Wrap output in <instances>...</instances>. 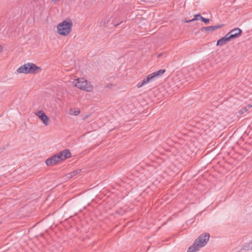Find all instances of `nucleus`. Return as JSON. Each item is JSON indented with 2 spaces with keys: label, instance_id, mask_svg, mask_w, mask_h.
<instances>
[{
  "label": "nucleus",
  "instance_id": "1",
  "mask_svg": "<svg viewBox=\"0 0 252 252\" xmlns=\"http://www.w3.org/2000/svg\"><path fill=\"white\" fill-rule=\"evenodd\" d=\"M210 238V234L208 233H204L200 235L196 239L192 246L189 247L187 252H196L200 248L203 247L207 243Z\"/></svg>",
  "mask_w": 252,
  "mask_h": 252
},
{
  "label": "nucleus",
  "instance_id": "2",
  "mask_svg": "<svg viewBox=\"0 0 252 252\" xmlns=\"http://www.w3.org/2000/svg\"><path fill=\"white\" fill-rule=\"evenodd\" d=\"M72 26V22L70 20H64L58 25L57 32L60 35L66 36L71 32Z\"/></svg>",
  "mask_w": 252,
  "mask_h": 252
},
{
  "label": "nucleus",
  "instance_id": "3",
  "mask_svg": "<svg viewBox=\"0 0 252 252\" xmlns=\"http://www.w3.org/2000/svg\"><path fill=\"white\" fill-rule=\"evenodd\" d=\"M73 84L77 88L87 92H91L93 90V85L84 78H79L74 80Z\"/></svg>",
  "mask_w": 252,
  "mask_h": 252
},
{
  "label": "nucleus",
  "instance_id": "4",
  "mask_svg": "<svg viewBox=\"0 0 252 252\" xmlns=\"http://www.w3.org/2000/svg\"><path fill=\"white\" fill-rule=\"evenodd\" d=\"M242 33V31L240 29L237 28L231 30L227 34H228V36L230 38V39L232 40L239 37Z\"/></svg>",
  "mask_w": 252,
  "mask_h": 252
},
{
  "label": "nucleus",
  "instance_id": "5",
  "mask_svg": "<svg viewBox=\"0 0 252 252\" xmlns=\"http://www.w3.org/2000/svg\"><path fill=\"white\" fill-rule=\"evenodd\" d=\"M37 115L42 120L43 123L45 126H47L48 125V121H49V118L43 111H38Z\"/></svg>",
  "mask_w": 252,
  "mask_h": 252
},
{
  "label": "nucleus",
  "instance_id": "6",
  "mask_svg": "<svg viewBox=\"0 0 252 252\" xmlns=\"http://www.w3.org/2000/svg\"><path fill=\"white\" fill-rule=\"evenodd\" d=\"M223 26V24L218 25L216 26H208L206 27H202L201 28V31L202 32L205 31L206 32H213L218 29L221 28Z\"/></svg>",
  "mask_w": 252,
  "mask_h": 252
},
{
  "label": "nucleus",
  "instance_id": "7",
  "mask_svg": "<svg viewBox=\"0 0 252 252\" xmlns=\"http://www.w3.org/2000/svg\"><path fill=\"white\" fill-rule=\"evenodd\" d=\"M29 73H36L41 71V68L36 66L34 63H29Z\"/></svg>",
  "mask_w": 252,
  "mask_h": 252
},
{
  "label": "nucleus",
  "instance_id": "8",
  "mask_svg": "<svg viewBox=\"0 0 252 252\" xmlns=\"http://www.w3.org/2000/svg\"><path fill=\"white\" fill-rule=\"evenodd\" d=\"M230 38L228 36V34H226L224 36L217 41L216 45L222 46L225 45L227 42L230 41Z\"/></svg>",
  "mask_w": 252,
  "mask_h": 252
},
{
  "label": "nucleus",
  "instance_id": "9",
  "mask_svg": "<svg viewBox=\"0 0 252 252\" xmlns=\"http://www.w3.org/2000/svg\"><path fill=\"white\" fill-rule=\"evenodd\" d=\"M59 160L57 159L56 155H54L51 158H48L46 160V164L48 166H51L54 164H56L58 162H59Z\"/></svg>",
  "mask_w": 252,
  "mask_h": 252
},
{
  "label": "nucleus",
  "instance_id": "10",
  "mask_svg": "<svg viewBox=\"0 0 252 252\" xmlns=\"http://www.w3.org/2000/svg\"><path fill=\"white\" fill-rule=\"evenodd\" d=\"M29 63L27 64H25L19 67L17 69V72L18 73H23L25 74L29 73Z\"/></svg>",
  "mask_w": 252,
  "mask_h": 252
},
{
  "label": "nucleus",
  "instance_id": "11",
  "mask_svg": "<svg viewBox=\"0 0 252 252\" xmlns=\"http://www.w3.org/2000/svg\"><path fill=\"white\" fill-rule=\"evenodd\" d=\"M62 154L63 155V158L64 159L69 158L71 156V153L68 149H65L63 150L62 151Z\"/></svg>",
  "mask_w": 252,
  "mask_h": 252
},
{
  "label": "nucleus",
  "instance_id": "12",
  "mask_svg": "<svg viewBox=\"0 0 252 252\" xmlns=\"http://www.w3.org/2000/svg\"><path fill=\"white\" fill-rule=\"evenodd\" d=\"M252 106V105L249 104L246 106L243 107L241 108V109L239 111V113L240 115H242L246 112H247L249 109H250Z\"/></svg>",
  "mask_w": 252,
  "mask_h": 252
},
{
  "label": "nucleus",
  "instance_id": "13",
  "mask_svg": "<svg viewBox=\"0 0 252 252\" xmlns=\"http://www.w3.org/2000/svg\"><path fill=\"white\" fill-rule=\"evenodd\" d=\"M81 171V169H78V170H74V171L67 174V177L68 178H71L75 176L78 173H80Z\"/></svg>",
  "mask_w": 252,
  "mask_h": 252
},
{
  "label": "nucleus",
  "instance_id": "14",
  "mask_svg": "<svg viewBox=\"0 0 252 252\" xmlns=\"http://www.w3.org/2000/svg\"><path fill=\"white\" fill-rule=\"evenodd\" d=\"M155 79H156V77L154 76V74H153V73L148 75L146 77V78L145 79V80H146V81L147 83H149V82H150L151 81L155 80Z\"/></svg>",
  "mask_w": 252,
  "mask_h": 252
},
{
  "label": "nucleus",
  "instance_id": "15",
  "mask_svg": "<svg viewBox=\"0 0 252 252\" xmlns=\"http://www.w3.org/2000/svg\"><path fill=\"white\" fill-rule=\"evenodd\" d=\"M245 251H249L252 249V242L251 243L246 244L243 248Z\"/></svg>",
  "mask_w": 252,
  "mask_h": 252
},
{
  "label": "nucleus",
  "instance_id": "16",
  "mask_svg": "<svg viewBox=\"0 0 252 252\" xmlns=\"http://www.w3.org/2000/svg\"><path fill=\"white\" fill-rule=\"evenodd\" d=\"M201 17H202V16L200 14H196L194 15V18L193 19L190 20H185V22L189 23L190 22L194 21L195 20H197L198 19V17H200V18L201 19Z\"/></svg>",
  "mask_w": 252,
  "mask_h": 252
},
{
  "label": "nucleus",
  "instance_id": "17",
  "mask_svg": "<svg viewBox=\"0 0 252 252\" xmlns=\"http://www.w3.org/2000/svg\"><path fill=\"white\" fill-rule=\"evenodd\" d=\"M57 158V159L59 160V161L64 160L63 158V155L62 154V151L59 153L58 155H55Z\"/></svg>",
  "mask_w": 252,
  "mask_h": 252
},
{
  "label": "nucleus",
  "instance_id": "18",
  "mask_svg": "<svg viewBox=\"0 0 252 252\" xmlns=\"http://www.w3.org/2000/svg\"><path fill=\"white\" fill-rule=\"evenodd\" d=\"M80 113V110H77L76 111H73L72 109H70L69 111V114L71 115H73L75 116H77Z\"/></svg>",
  "mask_w": 252,
  "mask_h": 252
},
{
  "label": "nucleus",
  "instance_id": "19",
  "mask_svg": "<svg viewBox=\"0 0 252 252\" xmlns=\"http://www.w3.org/2000/svg\"><path fill=\"white\" fill-rule=\"evenodd\" d=\"M166 70L165 69H161L158 70V71H157V74L158 75V76H161L165 72Z\"/></svg>",
  "mask_w": 252,
  "mask_h": 252
},
{
  "label": "nucleus",
  "instance_id": "20",
  "mask_svg": "<svg viewBox=\"0 0 252 252\" xmlns=\"http://www.w3.org/2000/svg\"><path fill=\"white\" fill-rule=\"evenodd\" d=\"M147 83V82L146 81L145 79H144L142 81V82L141 83H139L137 84V87L138 88H140V87H142L143 85H145Z\"/></svg>",
  "mask_w": 252,
  "mask_h": 252
},
{
  "label": "nucleus",
  "instance_id": "21",
  "mask_svg": "<svg viewBox=\"0 0 252 252\" xmlns=\"http://www.w3.org/2000/svg\"><path fill=\"white\" fill-rule=\"evenodd\" d=\"M201 20L202 22H204L205 24H208L210 21V20L209 19L205 18L202 16L201 17Z\"/></svg>",
  "mask_w": 252,
  "mask_h": 252
},
{
  "label": "nucleus",
  "instance_id": "22",
  "mask_svg": "<svg viewBox=\"0 0 252 252\" xmlns=\"http://www.w3.org/2000/svg\"><path fill=\"white\" fill-rule=\"evenodd\" d=\"M153 74H154V76L156 77V78H157L160 77L159 76H158V74H157V72H155L153 73Z\"/></svg>",
  "mask_w": 252,
  "mask_h": 252
},
{
  "label": "nucleus",
  "instance_id": "23",
  "mask_svg": "<svg viewBox=\"0 0 252 252\" xmlns=\"http://www.w3.org/2000/svg\"><path fill=\"white\" fill-rule=\"evenodd\" d=\"M3 51V48L1 45H0V53Z\"/></svg>",
  "mask_w": 252,
  "mask_h": 252
},
{
  "label": "nucleus",
  "instance_id": "24",
  "mask_svg": "<svg viewBox=\"0 0 252 252\" xmlns=\"http://www.w3.org/2000/svg\"><path fill=\"white\" fill-rule=\"evenodd\" d=\"M162 55V54H159L158 55V58H160Z\"/></svg>",
  "mask_w": 252,
  "mask_h": 252
},
{
  "label": "nucleus",
  "instance_id": "25",
  "mask_svg": "<svg viewBox=\"0 0 252 252\" xmlns=\"http://www.w3.org/2000/svg\"><path fill=\"white\" fill-rule=\"evenodd\" d=\"M112 86V84H108V85H107V87H111V86Z\"/></svg>",
  "mask_w": 252,
  "mask_h": 252
}]
</instances>
